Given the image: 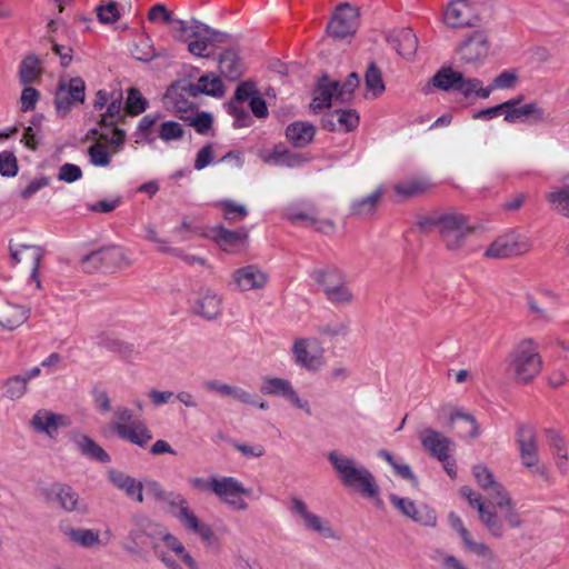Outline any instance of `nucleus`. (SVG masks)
<instances>
[{
    "label": "nucleus",
    "instance_id": "nucleus-3",
    "mask_svg": "<svg viewBox=\"0 0 569 569\" xmlns=\"http://www.w3.org/2000/svg\"><path fill=\"white\" fill-rule=\"evenodd\" d=\"M542 369V359L536 341L530 338L520 340L508 356V372L520 385L531 382Z\"/></svg>",
    "mask_w": 569,
    "mask_h": 569
},
{
    "label": "nucleus",
    "instance_id": "nucleus-21",
    "mask_svg": "<svg viewBox=\"0 0 569 569\" xmlns=\"http://www.w3.org/2000/svg\"><path fill=\"white\" fill-rule=\"evenodd\" d=\"M269 280L268 273L256 264H247L232 271L231 284L238 291L260 290Z\"/></svg>",
    "mask_w": 569,
    "mask_h": 569
},
{
    "label": "nucleus",
    "instance_id": "nucleus-10",
    "mask_svg": "<svg viewBox=\"0 0 569 569\" xmlns=\"http://www.w3.org/2000/svg\"><path fill=\"white\" fill-rule=\"evenodd\" d=\"M213 495L224 505L237 511L248 509L244 498L250 497L251 489L234 477L213 476Z\"/></svg>",
    "mask_w": 569,
    "mask_h": 569
},
{
    "label": "nucleus",
    "instance_id": "nucleus-6",
    "mask_svg": "<svg viewBox=\"0 0 569 569\" xmlns=\"http://www.w3.org/2000/svg\"><path fill=\"white\" fill-rule=\"evenodd\" d=\"M358 86L359 76L356 72L350 73L342 86L336 80L323 77L318 83V94L313 98L311 108L313 110L327 108L332 101L349 102Z\"/></svg>",
    "mask_w": 569,
    "mask_h": 569
},
{
    "label": "nucleus",
    "instance_id": "nucleus-51",
    "mask_svg": "<svg viewBox=\"0 0 569 569\" xmlns=\"http://www.w3.org/2000/svg\"><path fill=\"white\" fill-rule=\"evenodd\" d=\"M202 22L198 21V20H192V21H186V20H182V19H177V18H173L172 17V21L169 23L172 31L173 32H177V38L184 42V41H188L189 38L191 37L192 32L196 29V27H199Z\"/></svg>",
    "mask_w": 569,
    "mask_h": 569
},
{
    "label": "nucleus",
    "instance_id": "nucleus-26",
    "mask_svg": "<svg viewBox=\"0 0 569 569\" xmlns=\"http://www.w3.org/2000/svg\"><path fill=\"white\" fill-rule=\"evenodd\" d=\"M421 443L431 456L439 461L446 462L455 449V443L442 433L427 429L421 435Z\"/></svg>",
    "mask_w": 569,
    "mask_h": 569
},
{
    "label": "nucleus",
    "instance_id": "nucleus-4",
    "mask_svg": "<svg viewBox=\"0 0 569 569\" xmlns=\"http://www.w3.org/2000/svg\"><path fill=\"white\" fill-rule=\"evenodd\" d=\"M476 231L470 218L458 211L441 213L439 221V237L445 247L452 252L470 253L467 240Z\"/></svg>",
    "mask_w": 569,
    "mask_h": 569
},
{
    "label": "nucleus",
    "instance_id": "nucleus-9",
    "mask_svg": "<svg viewBox=\"0 0 569 569\" xmlns=\"http://www.w3.org/2000/svg\"><path fill=\"white\" fill-rule=\"evenodd\" d=\"M132 417L130 409L118 407L113 412L111 427L119 438L143 447L152 439V435L141 421H132Z\"/></svg>",
    "mask_w": 569,
    "mask_h": 569
},
{
    "label": "nucleus",
    "instance_id": "nucleus-57",
    "mask_svg": "<svg viewBox=\"0 0 569 569\" xmlns=\"http://www.w3.org/2000/svg\"><path fill=\"white\" fill-rule=\"evenodd\" d=\"M140 527L144 532V537L151 540H161L163 536L167 533V528L161 526L160 523L153 522L152 520L140 517Z\"/></svg>",
    "mask_w": 569,
    "mask_h": 569
},
{
    "label": "nucleus",
    "instance_id": "nucleus-47",
    "mask_svg": "<svg viewBox=\"0 0 569 569\" xmlns=\"http://www.w3.org/2000/svg\"><path fill=\"white\" fill-rule=\"evenodd\" d=\"M184 128L177 121H163L159 124L158 137L164 143L180 141L184 137Z\"/></svg>",
    "mask_w": 569,
    "mask_h": 569
},
{
    "label": "nucleus",
    "instance_id": "nucleus-17",
    "mask_svg": "<svg viewBox=\"0 0 569 569\" xmlns=\"http://www.w3.org/2000/svg\"><path fill=\"white\" fill-rule=\"evenodd\" d=\"M170 503L174 508V517L187 530L198 535L203 541L210 542L212 540L213 531L211 527L199 520L184 498L174 496Z\"/></svg>",
    "mask_w": 569,
    "mask_h": 569
},
{
    "label": "nucleus",
    "instance_id": "nucleus-43",
    "mask_svg": "<svg viewBox=\"0 0 569 569\" xmlns=\"http://www.w3.org/2000/svg\"><path fill=\"white\" fill-rule=\"evenodd\" d=\"M325 296L328 301L336 306H348L356 299L355 293L347 283L346 277L340 280L339 284L333 286Z\"/></svg>",
    "mask_w": 569,
    "mask_h": 569
},
{
    "label": "nucleus",
    "instance_id": "nucleus-48",
    "mask_svg": "<svg viewBox=\"0 0 569 569\" xmlns=\"http://www.w3.org/2000/svg\"><path fill=\"white\" fill-rule=\"evenodd\" d=\"M107 110L101 114L99 123H117L122 111V93L121 91L112 92Z\"/></svg>",
    "mask_w": 569,
    "mask_h": 569
},
{
    "label": "nucleus",
    "instance_id": "nucleus-35",
    "mask_svg": "<svg viewBox=\"0 0 569 569\" xmlns=\"http://www.w3.org/2000/svg\"><path fill=\"white\" fill-rule=\"evenodd\" d=\"M310 278L326 295L333 286L339 284L345 277L343 272L335 267L315 268L310 271Z\"/></svg>",
    "mask_w": 569,
    "mask_h": 569
},
{
    "label": "nucleus",
    "instance_id": "nucleus-16",
    "mask_svg": "<svg viewBox=\"0 0 569 569\" xmlns=\"http://www.w3.org/2000/svg\"><path fill=\"white\" fill-rule=\"evenodd\" d=\"M389 500L397 510L416 523L429 528L437 526L438 517L430 506L426 503L417 505L413 500L399 497L396 493H390Z\"/></svg>",
    "mask_w": 569,
    "mask_h": 569
},
{
    "label": "nucleus",
    "instance_id": "nucleus-58",
    "mask_svg": "<svg viewBox=\"0 0 569 569\" xmlns=\"http://www.w3.org/2000/svg\"><path fill=\"white\" fill-rule=\"evenodd\" d=\"M219 204L223 211V217L227 220H241L247 216L246 207L234 201L226 200L221 201Z\"/></svg>",
    "mask_w": 569,
    "mask_h": 569
},
{
    "label": "nucleus",
    "instance_id": "nucleus-62",
    "mask_svg": "<svg viewBox=\"0 0 569 569\" xmlns=\"http://www.w3.org/2000/svg\"><path fill=\"white\" fill-rule=\"evenodd\" d=\"M82 170L79 166L73 163H64L60 167L58 179L67 183H72L81 179Z\"/></svg>",
    "mask_w": 569,
    "mask_h": 569
},
{
    "label": "nucleus",
    "instance_id": "nucleus-64",
    "mask_svg": "<svg viewBox=\"0 0 569 569\" xmlns=\"http://www.w3.org/2000/svg\"><path fill=\"white\" fill-rule=\"evenodd\" d=\"M229 112L234 117L236 127H247L250 124V116L239 102L231 101L229 103Z\"/></svg>",
    "mask_w": 569,
    "mask_h": 569
},
{
    "label": "nucleus",
    "instance_id": "nucleus-55",
    "mask_svg": "<svg viewBox=\"0 0 569 569\" xmlns=\"http://www.w3.org/2000/svg\"><path fill=\"white\" fill-rule=\"evenodd\" d=\"M39 76V63L37 58L27 57L20 67V80L23 84L33 82Z\"/></svg>",
    "mask_w": 569,
    "mask_h": 569
},
{
    "label": "nucleus",
    "instance_id": "nucleus-28",
    "mask_svg": "<svg viewBox=\"0 0 569 569\" xmlns=\"http://www.w3.org/2000/svg\"><path fill=\"white\" fill-rule=\"evenodd\" d=\"M188 41V51L196 57H209L208 48L212 42L220 41V33L209 26L201 23L196 27Z\"/></svg>",
    "mask_w": 569,
    "mask_h": 569
},
{
    "label": "nucleus",
    "instance_id": "nucleus-38",
    "mask_svg": "<svg viewBox=\"0 0 569 569\" xmlns=\"http://www.w3.org/2000/svg\"><path fill=\"white\" fill-rule=\"evenodd\" d=\"M383 196V188L378 187L370 194L356 199L350 204V211L355 216L366 217L375 212L381 198Z\"/></svg>",
    "mask_w": 569,
    "mask_h": 569
},
{
    "label": "nucleus",
    "instance_id": "nucleus-49",
    "mask_svg": "<svg viewBox=\"0 0 569 569\" xmlns=\"http://www.w3.org/2000/svg\"><path fill=\"white\" fill-rule=\"evenodd\" d=\"M144 536L143 530L140 527V517H136L133 520V528L128 532L127 542L123 543L122 548L130 555H139L141 551L142 537Z\"/></svg>",
    "mask_w": 569,
    "mask_h": 569
},
{
    "label": "nucleus",
    "instance_id": "nucleus-1",
    "mask_svg": "<svg viewBox=\"0 0 569 569\" xmlns=\"http://www.w3.org/2000/svg\"><path fill=\"white\" fill-rule=\"evenodd\" d=\"M328 461L332 466L338 479L349 488L367 499L380 505V489L373 473L353 456L337 450L329 451Z\"/></svg>",
    "mask_w": 569,
    "mask_h": 569
},
{
    "label": "nucleus",
    "instance_id": "nucleus-30",
    "mask_svg": "<svg viewBox=\"0 0 569 569\" xmlns=\"http://www.w3.org/2000/svg\"><path fill=\"white\" fill-rule=\"evenodd\" d=\"M70 441L86 457L99 462H109L110 457L92 438L80 432H70Z\"/></svg>",
    "mask_w": 569,
    "mask_h": 569
},
{
    "label": "nucleus",
    "instance_id": "nucleus-32",
    "mask_svg": "<svg viewBox=\"0 0 569 569\" xmlns=\"http://www.w3.org/2000/svg\"><path fill=\"white\" fill-rule=\"evenodd\" d=\"M108 476L111 483L122 490L130 499L138 502L143 501L142 491L144 485L140 481L118 470H110Z\"/></svg>",
    "mask_w": 569,
    "mask_h": 569
},
{
    "label": "nucleus",
    "instance_id": "nucleus-14",
    "mask_svg": "<svg viewBox=\"0 0 569 569\" xmlns=\"http://www.w3.org/2000/svg\"><path fill=\"white\" fill-rule=\"evenodd\" d=\"M260 392L266 396L282 397L293 408L302 410L311 416L312 409L308 399L300 397L292 383L288 379L278 377H266L260 385Z\"/></svg>",
    "mask_w": 569,
    "mask_h": 569
},
{
    "label": "nucleus",
    "instance_id": "nucleus-25",
    "mask_svg": "<svg viewBox=\"0 0 569 569\" xmlns=\"http://www.w3.org/2000/svg\"><path fill=\"white\" fill-rule=\"evenodd\" d=\"M70 423L71 421L67 416L54 413L46 409L38 410L31 419L33 429L50 438H54L60 428H66Z\"/></svg>",
    "mask_w": 569,
    "mask_h": 569
},
{
    "label": "nucleus",
    "instance_id": "nucleus-2",
    "mask_svg": "<svg viewBox=\"0 0 569 569\" xmlns=\"http://www.w3.org/2000/svg\"><path fill=\"white\" fill-rule=\"evenodd\" d=\"M472 475L477 485L496 502L506 525L511 529H520L523 520L517 509V502L510 492L500 483L485 465L472 468Z\"/></svg>",
    "mask_w": 569,
    "mask_h": 569
},
{
    "label": "nucleus",
    "instance_id": "nucleus-5",
    "mask_svg": "<svg viewBox=\"0 0 569 569\" xmlns=\"http://www.w3.org/2000/svg\"><path fill=\"white\" fill-rule=\"evenodd\" d=\"M288 510L295 522L303 530L319 535L323 539L339 540L338 532L330 521L313 512L309 505L299 496H291Z\"/></svg>",
    "mask_w": 569,
    "mask_h": 569
},
{
    "label": "nucleus",
    "instance_id": "nucleus-41",
    "mask_svg": "<svg viewBox=\"0 0 569 569\" xmlns=\"http://www.w3.org/2000/svg\"><path fill=\"white\" fill-rule=\"evenodd\" d=\"M100 129L96 132L99 138L111 146L118 152L126 141V132L116 127V123H99Z\"/></svg>",
    "mask_w": 569,
    "mask_h": 569
},
{
    "label": "nucleus",
    "instance_id": "nucleus-60",
    "mask_svg": "<svg viewBox=\"0 0 569 569\" xmlns=\"http://www.w3.org/2000/svg\"><path fill=\"white\" fill-rule=\"evenodd\" d=\"M97 16L102 23H113L120 18L117 2L109 1L97 8Z\"/></svg>",
    "mask_w": 569,
    "mask_h": 569
},
{
    "label": "nucleus",
    "instance_id": "nucleus-42",
    "mask_svg": "<svg viewBox=\"0 0 569 569\" xmlns=\"http://www.w3.org/2000/svg\"><path fill=\"white\" fill-rule=\"evenodd\" d=\"M331 120L328 121L332 126V129H339L342 131H351L359 123V116L355 110H336L330 114Z\"/></svg>",
    "mask_w": 569,
    "mask_h": 569
},
{
    "label": "nucleus",
    "instance_id": "nucleus-40",
    "mask_svg": "<svg viewBox=\"0 0 569 569\" xmlns=\"http://www.w3.org/2000/svg\"><path fill=\"white\" fill-rule=\"evenodd\" d=\"M546 199L552 211L569 218V184L553 188Z\"/></svg>",
    "mask_w": 569,
    "mask_h": 569
},
{
    "label": "nucleus",
    "instance_id": "nucleus-46",
    "mask_svg": "<svg viewBox=\"0 0 569 569\" xmlns=\"http://www.w3.org/2000/svg\"><path fill=\"white\" fill-rule=\"evenodd\" d=\"M460 80V72L451 68H442L431 79L433 87L443 91L457 89L458 81Z\"/></svg>",
    "mask_w": 569,
    "mask_h": 569
},
{
    "label": "nucleus",
    "instance_id": "nucleus-53",
    "mask_svg": "<svg viewBox=\"0 0 569 569\" xmlns=\"http://www.w3.org/2000/svg\"><path fill=\"white\" fill-rule=\"evenodd\" d=\"M90 162L96 167H108L111 162V157L106 144L96 142L89 150Z\"/></svg>",
    "mask_w": 569,
    "mask_h": 569
},
{
    "label": "nucleus",
    "instance_id": "nucleus-63",
    "mask_svg": "<svg viewBox=\"0 0 569 569\" xmlns=\"http://www.w3.org/2000/svg\"><path fill=\"white\" fill-rule=\"evenodd\" d=\"M517 81V73L511 70H505L498 74L491 84V91L495 89H509L515 86Z\"/></svg>",
    "mask_w": 569,
    "mask_h": 569
},
{
    "label": "nucleus",
    "instance_id": "nucleus-44",
    "mask_svg": "<svg viewBox=\"0 0 569 569\" xmlns=\"http://www.w3.org/2000/svg\"><path fill=\"white\" fill-rule=\"evenodd\" d=\"M162 541L174 552L189 569H200L193 557L186 550L183 543L169 531L163 536Z\"/></svg>",
    "mask_w": 569,
    "mask_h": 569
},
{
    "label": "nucleus",
    "instance_id": "nucleus-7",
    "mask_svg": "<svg viewBox=\"0 0 569 569\" xmlns=\"http://www.w3.org/2000/svg\"><path fill=\"white\" fill-rule=\"evenodd\" d=\"M460 495L472 508L477 509L479 520L490 536L495 538H502L505 536L506 527L508 526L506 525L499 509L496 507V503H486L480 493L467 486L460 489Z\"/></svg>",
    "mask_w": 569,
    "mask_h": 569
},
{
    "label": "nucleus",
    "instance_id": "nucleus-45",
    "mask_svg": "<svg viewBox=\"0 0 569 569\" xmlns=\"http://www.w3.org/2000/svg\"><path fill=\"white\" fill-rule=\"evenodd\" d=\"M428 188V182L420 179H408L393 186L397 201L417 196Z\"/></svg>",
    "mask_w": 569,
    "mask_h": 569
},
{
    "label": "nucleus",
    "instance_id": "nucleus-27",
    "mask_svg": "<svg viewBox=\"0 0 569 569\" xmlns=\"http://www.w3.org/2000/svg\"><path fill=\"white\" fill-rule=\"evenodd\" d=\"M64 533L71 542L82 548L107 546L113 538L110 529H107L102 536L98 530L87 528H69Z\"/></svg>",
    "mask_w": 569,
    "mask_h": 569
},
{
    "label": "nucleus",
    "instance_id": "nucleus-15",
    "mask_svg": "<svg viewBox=\"0 0 569 569\" xmlns=\"http://www.w3.org/2000/svg\"><path fill=\"white\" fill-rule=\"evenodd\" d=\"M129 263L126 250L118 246L101 248L81 258V267L86 272H93L102 267L122 268Z\"/></svg>",
    "mask_w": 569,
    "mask_h": 569
},
{
    "label": "nucleus",
    "instance_id": "nucleus-20",
    "mask_svg": "<svg viewBox=\"0 0 569 569\" xmlns=\"http://www.w3.org/2000/svg\"><path fill=\"white\" fill-rule=\"evenodd\" d=\"M9 250L14 263L23 262L31 267L30 281L34 282L37 289H41L39 266L43 258V249L39 246L10 242Z\"/></svg>",
    "mask_w": 569,
    "mask_h": 569
},
{
    "label": "nucleus",
    "instance_id": "nucleus-18",
    "mask_svg": "<svg viewBox=\"0 0 569 569\" xmlns=\"http://www.w3.org/2000/svg\"><path fill=\"white\" fill-rule=\"evenodd\" d=\"M490 52L488 36L483 31H476L465 39L457 49L459 59L471 66L481 64Z\"/></svg>",
    "mask_w": 569,
    "mask_h": 569
},
{
    "label": "nucleus",
    "instance_id": "nucleus-22",
    "mask_svg": "<svg viewBox=\"0 0 569 569\" xmlns=\"http://www.w3.org/2000/svg\"><path fill=\"white\" fill-rule=\"evenodd\" d=\"M191 308L207 320L216 319L222 312V296L210 287H202L196 292Z\"/></svg>",
    "mask_w": 569,
    "mask_h": 569
},
{
    "label": "nucleus",
    "instance_id": "nucleus-19",
    "mask_svg": "<svg viewBox=\"0 0 569 569\" xmlns=\"http://www.w3.org/2000/svg\"><path fill=\"white\" fill-rule=\"evenodd\" d=\"M358 17L359 11L356 7L349 3L340 4L327 27L328 33L336 39L352 36L359 26Z\"/></svg>",
    "mask_w": 569,
    "mask_h": 569
},
{
    "label": "nucleus",
    "instance_id": "nucleus-50",
    "mask_svg": "<svg viewBox=\"0 0 569 569\" xmlns=\"http://www.w3.org/2000/svg\"><path fill=\"white\" fill-rule=\"evenodd\" d=\"M463 546L469 552L479 557L487 565H491L496 560L495 552L490 547L482 541H476L472 536L463 542Z\"/></svg>",
    "mask_w": 569,
    "mask_h": 569
},
{
    "label": "nucleus",
    "instance_id": "nucleus-36",
    "mask_svg": "<svg viewBox=\"0 0 569 569\" xmlns=\"http://www.w3.org/2000/svg\"><path fill=\"white\" fill-rule=\"evenodd\" d=\"M316 133L315 127L310 122L296 121L289 124L286 129L287 138L296 147H306L311 142Z\"/></svg>",
    "mask_w": 569,
    "mask_h": 569
},
{
    "label": "nucleus",
    "instance_id": "nucleus-39",
    "mask_svg": "<svg viewBox=\"0 0 569 569\" xmlns=\"http://www.w3.org/2000/svg\"><path fill=\"white\" fill-rule=\"evenodd\" d=\"M456 91L465 98L478 97L487 99L491 93V88H485L481 80L477 78H466L460 72V80L458 81Z\"/></svg>",
    "mask_w": 569,
    "mask_h": 569
},
{
    "label": "nucleus",
    "instance_id": "nucleus-8",
    "mask_svg": "<svg viewBox=\"0 0 569 569\" xmlns=\"http://www.w3.org/2000/svg\"><path fill=\"white\" fill-rule=\"evenodd\" d=\"M517 446L521 465L533 475L548 479V468L540 461L538 438L530 426H520L517 429Z\"/></svg>",
    "mask_w": 569,
    "mask_h": 569
},
{
    "label": "nucleus",
    "instance_id": "nucleus-13",
    "mask_svg": "<svg viewBox=\"0 0 569 569\" xmlns=\"http://www.w3.org/2000/svg\"><path fill=\"white\" fill-rule=\"evenodd\" d=\"M42 496L46 501L57 505L64 512L86 515L89 511L88 503L68 483L54 482L42 490Z\"/></svg>",
    "mask_w": 569,
    "mask_h": 569
},
{
    "label": "nucleus",
    "instance_id": "nucleus-11",
    "mask_svg": "<svg viewBox=\"0 0 569 569\" xmlns=\"http://www.w3.org/2000/svg\"><path fill=\"white\" fill-rule=\"evenodd\" d=\"M291 355L293 362L307 371L316 372L325 366V349L317 338H296Z\"/></svg>",
    "mask_w": 569,
    "mask_h": 569
},
{
    "label": "nucleus",
    "instance_id": "nucleus-31",
    "mask_svg": "<svg viewBox=\"0 0 569 569\" xmlns=\"http://www.w3.org/2000/svg\"><path fill=\"white\" fill-rule=\"evenodd\" d=\"M29 315L28 307L4 302L0 306V327L6 330H14L28 320Z\"/></svg>",
    "mask_w": 569,
    "mask_h": 569
},
{
    "label": "nucleus",
    "instance_id": "nucleus-54",
    "mask_svg": "<svg viewBox=\"0 0 569 569\" xmlns=\"http://www.w3.org/2000/svg\"><path fill=\"white\" fill-rule=\"evenodd\" d=\"M27 385L21 375L9 378L4 385L6 396L12 400L20 399L27 392Z\"/></svg>",
    "mask_w": 569,
    "mask_h": 569
},
{
    "label": "nucleus",
    "instance_id": "nucleus-12",
    "mask_svg": "<svg viewBox=\"0 0 569 569\" xmlns=\"http://www.w3.org/2000/svg\"><path fill=\"white\" fill-rule=\"evenodd\" d=\"M531 248L529 239L517 230H509L497 237L483 256L489 259H507L521 256Z\"/></svg>",
    "mask_w": 569,
    "mask_h": 569
},
{
    "label": "nucleus",
    "instance_id": "nucleus-61",
    "mask_svg": "<svg viewBox=\"0 0 569 569\" xmlns=\"http://www.w3.org/2000/svg\"><path fill=\"white\" fill-rule=\"evenodd\" d=\"M0 173L3 177H14L18 173V162L11 152H0Z\"/></svg>",
    "mask_w": 569,
    "mask_h": 569
},
{
    "label": "nucleus",
    "instance_id": "nucleus-34",
    "mask_svg": "<svg viewBox=\"0 0 569 569\" xmlns=\"http://www.w3.org/2000/svg\"><path fill=\"white\" fill-rule=\"evenodd\" d=\"M189 92L194 97L204 93L220 98L224 94V86L218 76L208 73L201 76L196 83H191L189 86Z\"/></svg>",
    "mask_w": 569,
    "mask_h": 569
},
{
    "label": "nucleus",
    "instance_id": "nucleus-23",
    "mask_svg": "<svg viewBox=\"0 0 569 569\" xmlns=\"http://www.w3.org/2000/svg\"><path fill=\"white\" fill-rule=\"evenodd\" d=\"M209 237L228 253H239L248 247V232L244 229L232 231L219 226L210 231Z\"/></svg>",
    "mask_w": 569,
    "mask_h": 569
},
{
    "label": "nucleus",
    "instance_id": "nucleus-56",
    "mask_svg": "<svg viewBox=\"0 0 569 569\" xmlns=\"http://www.w3.org/2000/svg\"><path fill=\"white\" fill-rule=\"evenodd\" d=\"M366 86L375 97L385 91V84L379 70L371 63L366 72Z\"/></svg>",
    "mask_w": 569,
    "mask_h": 569
},
{
    "label": "nucleus",
    "instance_id": "nucleus-33",
    "mask_svg": "<svg viewBox=\"0 0 569 569\" xmlns=\"http://www.w3.org/2000/svg\"><path fill=\"white\" fill-rule=\"evenodd\" d=\"M388 41L403 58H411L418 48V39L413 31L409 28L395 30L388 37Z\"/></svg>",
    "mask_w": 569,
    "mask_h": 569
},
{
    "label": "nucleus",
    "instance_id": "nucleus-37",
    "mask_svg": "<svg viewBox=\"0 0 569 569\" xmlns=\"http://www.w3.org/2000/svg\"><path fill=\"white\" fill-rule=\"evenodd\" d=\"M220 73L231 81L238 80L243 73V64L234 50H226L219 58Z\"/></svg>",
    "mask_w": 569,
    "mask_h": 569
},
{
    "label": "nucleus",
    "instance_id": "nucleus-52",
    "mask_svg": "<svg viewBox=\"0 0 569 569\" xmlns=\"http://www.w3.org/2000/svg\"><path fill=\"white\" fill-rule=\"evenodd\" d=\"M148 107L147 100L142 97L140 91L136 88H131L128 91L126 101V110L131 116H138L142 113Z\"/></svg>",
    "mask_w": 569,
    "mask_h": 569
},
{
    "label": "nucleus",
    "instance_id": "nucleus-59",
    "mask_svg": "<svg viewBox=\"0 0 569 569\" xmlns=\"http://www.w3.org/2000/svg\"><path fill=\"white\" fill-rule=\"evenodd\" d=\"M58 89H64L66 93L73 100L82 102L84 100V82L80 78L70 79L68 83H61Z\"/></svg>",
    "mask_w": 569,
    "mask_h": 569
},
{
    "label": "nucleus",
    "instance_id": "nucleus-24",
    "mask_svg": "<svg viewBox=\"0 0 569 569\" xmlns=\"http://www.w3.org/2000/svg\"><path fill=\"white\" fill-rule=\"evenodd\" d=\"M476 21V11L467 0L451 1L443 14V22L449 28L470 27L473 26Z\"/></svg>",
    "mask_w": 569,
    "mask_h": 569
},
{
    "label": "nucleus",
    "instance_id": "nucleus-29",
    "mask_svg": "<svg viewBox=\"0 0 569 569\" xmlns=\"http://www.w3.org/2000/svg\"><path fill=\"white\" fill-rule=\"evenodd\" d=\"M507 102L513 103L505 108V121L507 122L515 123L522 121L526 118H532L537 122L543 121L546 119L545 111L536 102H530L521 107H517L520 102V99H511Z\"/></svg>",
    "mask_w": 569,
    "mask_h": 569
}]
</instances>
